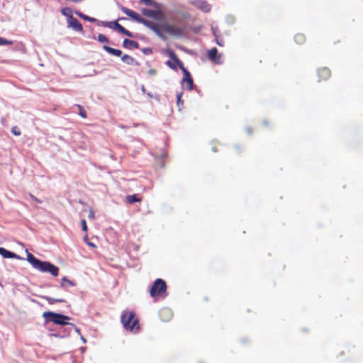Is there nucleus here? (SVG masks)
<instances>
[{"label": "nucleus", "mask_w": 363, "mask_h": 363, "mask_svg": "<svg viewBox=\"0 0 363 363\" xmlns=\"http://www.w3.org/2000/svg\"><path fill=\"white\" fill-rule=\"evenodd\" d=\"M121 11L128 16L131 18L133 20L135 21L138 23L143 24L144 26H147V28L153 30L162 39L166 40V36L162 31L161 24L160 25L153 21L144 19L138 13L133 11V10L128 8L122 7Z\"/></svg>", "instance_id": "obj_1"}, {"label": "nucleus", "mask_w": 363, "mask_h": 363, "mask_svg": "<svg viewBox=\"0 0 363 363\" xmlns=\"http://www.w3.org/2000/svg\"><path fill=\"white\" fill-rule=\"evenodd\" d=\"M27 260L32 267L40 272L50 273L53 277H57L59 274V267L46 261H41L37 259L33 255L27 252Z\"/></svg>", "instance_id": "obj_2"}, {"label": "nucleus", "mask_w": 363, "mask_h": 363, "mask_svg": "<svg viewBox=\"0 0 363 363\" xmlns=\"http://www.w3.org/2000/svg\"><path fill=\"white\" fill-rule=\"evenodd\" d=\"M167 53L168 56L178 65L179 69L183 72L184 75L182 79L183 86L187 90L193 89V79L189 72L184 67L183 62L178 58L177 55L172 50H167Z\"/></svg>", "instance_id": "obj_3"}, {"label": "nucleus", "mask_w": 363, "mask_h": 363, "mask_svg": "<svg viewBox=\"0 0 363 363\" xmlns=\"http://www.w3.org/2000/svg\"><path fill=\"white\" fill-rule=\"evenodd\" d=\"M121 323L127 330L137 332L140 326L138 320L135 318V314L133 311H124L121 315Z\"/></svg>", "instance_id": "obj_4"}, {"label": "nucleus", "mask_w": 363, "mask_h": 363, "mask_svg": "<svg viewBox=\"0 0 363 363\" xmlns=\"http://www.w3.org/2000/svg\"><path fill=\"white\" fill-rule=\"evenodd\" d=\"M167 284L165 281L161 279H157L150 289L151 297L157 298L158 297H164L166 296Z\"/></svg>", "instance_id": "obj_5"}, {"label": "nucleus", "mask_w": 363, "mask_h": 363, "mask_svg": "<svg viewBox=\"0 0 363 363\" xmlns=\"http://www.w3.org/2000/svg\"><path fill=\"white\" fill-rule=\"evenodd\" d=\"M43 316L44 318H45L47 322L51 321L55 324L61 325H67L68 323L67 321L70 320V317L69 316L52 311L44 312Z\"/></svg>", "instance_id": "obj_6"}, {"label": "nucleus", "mask_w": 363, "mask_h": 363, "mask_svg": "<svg viewBox=\"0 0 363 363\" xmlns=\"http://www.w3.org/2000/svg\"><path fill=\"white\" fill-rule=\"evenodd\" d=\"M162 31L167 33L170 35L175 37H182L184 35V29L167 22L161 24Z\"/></svg>", "instance_id": "obj_7"}, {"label": "nucleus", "mask_w": 363, "mask_h": 363, "mask_svg": "<svg viewBox=\"0 0 363 363\" xmlns=\"http://www.w3.org/2000/svg\"><path fill=\"white\" fill-rule=\"evenodd\" d=\"M102 25L105 27H108L112 29L117 30L118 32L123 33L128 37H132V33L123 28L121 24H119L117 21H111V22H103Z\"/></svg>", "instance_id": "obj_8"}, {"label": "nucleus", "mask_w": 363, "mask_h": 363, "mask_svg": "<svg viewBox=\"0 0 363 363\" xmlns=\"http://www.w3.org/2000/svg\"><path fill=\"white\" fill-rule=\"evenodd\" d=\"M142 13L145 16L150 18H152L155 20H160L163 18L164 15L163 13L157 10H150L147 9H143L141 10Z\"/></svg>", "instance_id": "obj_9"}, {"label": "nucleus", "mask_w": 363, "mask_h": 363, "mask_svg": "<svg viewBox=\"0 0 363 363\" xmlns=\"http://www.w3.org/2000/svg\"><path fill=\"white\" fill-rule=\"evenodd\" d=\"M208 57L216 64L220 65L222 63L221 55L218 52L216 48H213L208 51Z\"/></svg>", "instance_id": "obj_10"}, {"label": "nucleus", "mask_w": 363, "mask_h": 363, "mask_svg": "<svg viewBox=\"0 0 363 363\" xmlns=\"http://www.w3.org/2000/svg\"><path fill=\"white\" fill-rule=\"evenodd\" d=\"M318 81H326L331 77V72L328 67H321L317 70Z\"/></svg>", "instance_id": "obj_11"}, {"label": "nucleus", "mask_w": 363, "mask_h": 363, "mask_svg": "<svg viewBox=\"0 0 363 363\" xmlns=\"http://www.w3.org/2000/svg\"><path fill=\"white\" fill-rule=\"evenodd\" d=\"M68 27L73 28L75 31L82 33L84 31L82 23L74 17L67 19Z\"/></svg>", "instance_id": "obj_12"}, {"label": "nucleus", "mask_w": 363, "mask_h": 363, "mask_svg": "<svg viewBox=\"0 0 363 363\" xmlns=\"http://www.w3.org/2000/svg\"><path fill=\"white\" fill-rule=\"evenodd\" d=\"M159 315L162 321H167L172 317V312L167 308H163L160 310Z\"/></svg>", "instance_id": "obj_13"}, {"label": "nucleus", "mask_w": 363, "mask_h": 363, "mask_svg": "<svg viewBox=\"0 0 363 363\" xmlns=\"http://www.w3.org/2000/svg\"><path fill=\"white\" fill-rule=\"evenodd\" d=\"M196 8L200 9L204 13H208L211 11V5L206 1H198L194 3Z\"/></svg>", "instance_id": "obj_14"}, {"label": "nucleus", "mask_w": 363, "mask_h": 363, "mask_svg": "<svg viewBox=\"0 0 363 363\" xmlns=\"http://www.w3.org/2000/svg\"><path fill=\"white\" fill-rule=\"evenodd\" d=\"M0 255H1L5 258H16V259H21L20 256L18 255L8 251L6 249L3 247H0Z\"/></svg>", "instance_id": "obj_15"}, {"label": "nucleus", "mask_w": 363, "mask_h": 363, "mask_svg": "<svg viewBox=\"0 0 363 363\" xmlns=\"http://www.w3.org/2000/svg\"><path fill=\"white\" fill-rule=\"evenodd\" d=\"M121 60L129 65H139V63L133 57L128 55H123L121 56Z\"/></svg>", "instance_id": "obj_16"}, {"label": "nucleus", "mask_w": 363, "mask_h": 363, "mask_svg": "<svg viewBox=\"0 0 363 363\" xmlns=\"http://www.w3.org/2000/svg\"><path fill=\"white\" fill-rule=\"evenodd\" d=\"M123 46L125 48H135V49L139 48L138 43H137L134 40H132L127 39V38L123 40Z\"/></svg>", "instance_id": "obj_17"}, {"label": "nucleus", "mask_w": 363, "mask_h": 363, "mask_svg": "<svg viewBox=\"0 0 363 363\" xmlns=\"http://www.w3.org/2000/svg\"><path fill=\"white\" fill-rule=\"evenodd\" d=\"M103 49L104 50H106L107 52H108L109 54L115 55L116 57H120L122 55L121 50L111 48L107 45H104Z\"/></svg>", "instance_id": "obj_18"}, {"label": "nucleus", "mask_w": 363, "mask_h": 363, "mask_svg": "<svg viewBox=\"0 0 363 363\" xmlns=\"http://www.w3.org/2000/svg\"><path fill=\"white\" fill-rule=\"evenodd\" d=\"M61 13L66 16L67 19H70L73 16L72 10L69 7H65L61 9Z\"/></svg>", "instance_id": "obj_19"}, {"label": "nucleus", "mask_w": 363, "mask_h": 363, "mask_svg": "<svg viewBox=\"0 0 363 363\" xmlns=\"http://www.w3.org/2000/svg\"><path fill=\"white\" fill-rule=\"evenodd\" d=\"M126 201L130 204H133L135 202H141L142 200H141L140 198L138 197V196L136 194H133V195L127 196H126Z\"/></svg>", "instance_id": "obj_20"}, {"label": "nucleus", "mask_w": 363, "mask_h": 363, "mask_svg": "<svg viewBox=\"0 0 363 363\" xmlns=\"http://www.w3.org/2000/svg\"><path fill=\"white\" fill-rule=\"evenodd\" d=\"M294 40L297 44L301 45L306 40V37L302 33H298L294 36Z\"/></svg>", "instance_id": "obj_21"}, {"label": "nucleus", "mask_w": 363, "mask_h": 363, "mask_svg": "<svg viewBox=\"0 0 363 363\" xmlns=\"http://www.w3.org/2000/svg\"><path fill=\"white\" fill-rule=\"evenodd\" d=\"M74 285H75V284L73 281H72L71 280H69L68 279H67V277H64L62 279V282H61L62 287L65 288L69 286H73Z\"/></svg>", "instance_id": "obj_22"}, {"label": "nucleus", "mask_w": 363, "mask_h": 363, "mask_svg": "<svg viewBox=\"0 0 363 363\" xmlns=\"http://www.w3.org/2000/svg\"><path fill=\"white\" fill-rule=\"evenodd\" d=\"M140 4H144L147 6H153L156 8L158 7V4L153 0H139Z\"/></svg>", "instance_id": "obj_23"}, {"label": "nucleus", "mask_w": 363, "mask_h": 363, "mask_svg": "<svg viewBox=\"0 0 363 363\" xmlns=\"http://www.w3.org/2000/svg\"><path fill=\"white\" fill-rule=\"evenodd\" d=\"M45 298L48 301L50 304H54L55 303H63L65 301L60 298H54L52 297H45Z\"/></svg>", "instance_id": "obj_24"}, {"label": "nucleus", "mask_w": 363, "mask_h": 363, "mask_svg": "<svg viewBox=\"0 0 363 363\" xmlns=\"http://www.w3.org/2000/svg\"><path fill=\"white\" fill-rule=\"evenodd\" d=\"M77 107L79 109V114L80 116L83 118H86L87 117L86 111L84 109V108L81 105H77Z\"/></svg>", "instance_id": "obj_25"}, {"label": "nucleus", "mask_w": 363, "mask_h": 363, "mask_svg": "<svg viewBox=\"0 0 363 363\" xmlns=\"http://www.w3.org/2000/svg\"><path fill=\"white\" fill-rule=\"evenodd\" d=\"M13 42L11 40H6L5 38L0 37V45H12Z\"/></svg>", "instance_id": "obj_26"}, {"label": "nucleus", "mask_w": 363, "mask_h": 363, "mask_svg": "<svg viewBox=\"0 0 363 363\" xmlns=\"http://www.w3.org/2000/svg\"><path fill=\"white\" fill-rule=\"evenodd\" d=\"M97 40L101 43H108V39L103 34H99Z\"/></svg>", "instance_id": "obj_27"}, {"label": "nucleus", "mask_w": 363, "mask_h": 363, "mask_svg": "<svg viewBox=\"0 0 363 363\" xmlns=\"http://www.w3.org/2000/svg\"><path fill=\"white\" fill-rule=\"evenodd\" d=\"M82 19L85 20V21H87L89 22H91V23H94L96 21V19L94 18H92V17H90V16H88L84 14V16H82Z\"/></svg>", "instance_id": "obj_28"}, {"label": "nucleus", "mask_w": 363, "mask_h": 363, "mask_svg": "<svg viewBox=\"0 0 363 363\" xmlns=\"http://www.w3.org/2000/svg\"><path fill=\"white\" fill-rule=\"evenodd\" d=\"M11 132L13 135H17V136L20 135L21 133L20 130L16 126H14L12 128Z\"/></svg>", "instance_id": "obj_29"}, {"label": "nucleus", "mask_w": 363, "mask_h": 363, "mask_svg": "<svg viewBox=\"0 0 363 363\" xmlns=\"http://www.w3.org/2000/svg\"><path fill=\"white\" fill-rule=\"evenodd\" d=\"M81 224H82V230L84 231H86L87 230V225H86V222L84 219H83L82 221H81Z\"/></svg>", "instance_id": "obj_30"}, {"label": "nucleus", "mask_w": 363, "mask_h": 363, "mask_svg": "<svg viewBox=\"0 0 363 363\" xmlns=\"http://www.w3.org/2000/svg\"><path fill=\"white\" fill-rule=\"evenodd\" d=\"M166 65L171 69H176L177 67L171 61L168 60L166 62Z\"/></svg>", "instance_id": "obj_31"}, {"label": "nucleus", "mask_w": 363, "mask_h": 363, "mask_svg": "<svg viewBox=\"0 0 363 363\" xmlns=\"http://www.w3.org/2000/svg\"><path fill=\"white\" fill-rule=\"evenodd\" d=\"M182 93H179V94H177V103H178V104H179L180 102H181V103H182Z\"/></svg>", "instance_id": "obj_32"}, {"label": "nucleus", "mask_w": 363, "mask_h": 363, "mask_svg": "<svg viewBox=\"0 0 363 363\" xmlns=\"http://www.w3.org/2000/svg\"><path fill=\"white\" fill-rule=\"evenodd\" d=\"M148 73H149L150 75L152 76V75H155L156 74L157 71L155 69H150L148 70Z\"/></svg>", "instance_id": "obj_33"}, {"label": "nucleus", "mask_w": 363, "mask_h": 363, "mask_svg": "<svg viewBox=\"0 0 363 363\" xmlns=\"http://www.w3.org/2000/svg\"><path fill=\"white\" fill-rule=\"evenodd\" d=\"M216 43L218 45L221 47L224 45L223 41L222 40H220L218 38H216Z\"/></svg>", "instance_id": "obj_34"}, {"label": "nucleus", "mask_w": 363, "mask_h": 363, "mask_svg": "<svg viewBox=\"0 0 363 363\" xmlns=\"http://www.w3.org/2000/svg\"><path fill=\"white\" fill-rule=\"evenodd\" d=\"M30 198H31L33 200H34V201H37V202H38V203H40V202H41L40 200H38V199L35 196H34L33 195L30 194Z\"/></svg>", "instance_id": "obj_35"}, {"label": "nucleus", "mask_w": 363, "mask_h": 363, "mask_svg": "<svg viewBox=\"0 0 363 363\" xmlns=\"http://www.w3.org/2000/svg\"><path fill=\"white\" fill-rule=\"evenodd\" d=\"M75 13H76L78 16H79L80 18H82V16H84V13H81V12H79V11H76V12H75Z\"/></svg>", "instance_id": "obj_36"}, {"label": "nucleus", "mask_w": 363, "mask_h": 363, "mask_svg": "<svg viewBox=\"0 0 363 363\" xmlns=\"http://www.w3.org/2000/svg\"><path fill=\"white\" fill-rule=\"evenodd\" d=\"M76 331H77V333H79V329L76 328Z\"/></svg>", "instance_id": "obj_37"}]
</instances>
